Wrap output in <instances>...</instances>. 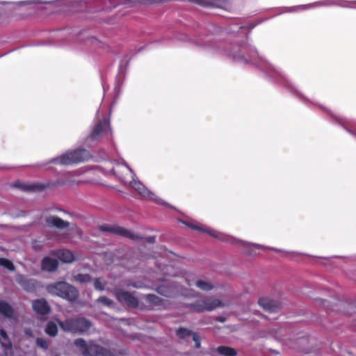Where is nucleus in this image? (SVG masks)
Instances as JSON below:
<instances>
[{
	"label": "nucleus",
	"mask_w": 356,
	"mask_h": 356,
	"mask_svg": "<svg viewBox=\"0 0 356 356\" xmlns=\"http://www.w3.org/2000/svg\"><path fill=\"white\" fill-rule=\"evenodd\" d=\"M163 305V300L154 294H146L140 301V310L151 311Z\"/></svg>",
	"instance_id": "1a4fd4ad"
},
{
	"label": "nucleus",
	"mask_w": 356,
	"mask_h": 356,
	"mask_svg": "<svg viewBox=\"0 0 356 356\" xmlns=\"http://www.w3.org/2000/svg\"><path fill=\"white\" fill-rule=\"evenodd\" d=\"M0 335H1V337L3 339H5V340L8 339V334H7L5 330H3V329H1V330H0Z\"/></svg>",
	"instance_id": "2f4dec72"
},
{
	"label": "nucleus",
	"mask_w": 356,
	"mask_h": 356,
	"mask_svg": "<svg viewBox=\"0 0 356 356\" xmlns=\"http://www.w3.org/2000/svg\"><path fill=\"white\" fill-rule=\"evenodd\" d=\"M91 155L89 152L85 149H77L72 151H67L60 156L51 160V163L68 165L79 163L88 160Z\"/></svg>",
	"instance_id": "f03ea898"
},
{
	"label": "nucleus",
	"mask_w": 356,
	"mask_h": 356,
	"mask_svg": "<svg viewBox=\"0 0 356 356\" xmlns=\"http://www.w3.org/2000/svg\"><path fill=\"white\" fill-rule=\"evenodd\" d=\"M156 291L163 296L174 298L178 293V286L174 283L167 282L157 286Z\"/></svg>",
	"instance_id": "9b49d317"
},
{
	"label": "nucleus",
	"mask_w": 356,
	"mask_h": 356,
	"mask_svg": "<svg viewBox=\"0 0 356 356\" xmlns=\"http://www.w3.org/2000/svg\"><path fill=\"white\" fill-rule=\"evenodd\" d=\"M1 342V345L2 346V347H3L5 349H11L12 348V344L10 341H8V343H5L3 342Z\"/></svg>",
	"instance_id": "473e14b6"
},
{
	"label": "nucleus",
	"mask_w": 356,
	"mask_h": 356,
	"mask_svg": "<svg viewBox=\"0 0 356 356\" xmlns=\"http://www.w3.org/2000/svg\"><path fill=\"white\" fill-rule=\"evenodd\" d=\"M216 351L218 354L224 356H236L237 355L236 350L229 346H218L216 348Z\"/></svg>",
	"instance_id": "4be33fe9"
},
{
	"label": "nucleus",
	"mask_w": 356,
	"mask_h": 356,
	"mask_svg": "<svg viewBox=\"0 0 356 356\" xmlns=\"http://www.w3.org/2000/svg\"><path fill=\"white\" fill-rule=\"evenodd\" d=\"M57 254L60 260L65 263H71L74 260V254L69 250H60Z\"/></svg>",
	"instance_id": "aec40b11"
},
{
	"label": "nucleus",
	"mask_w": 356,
	"mask_h": 356,
	"mask_svg": "<svg viewBox=\"0 0 356 356\" xmlns=\"http://www.w3.org/2000/svg\"><path fill=\"white\" fill-rule=\"evenodd\" d=\"M193 334H194V332H193L191 330H190L187 328H185V327H179L176 331L177 336L180 339H184V340L186 339L187 338H188L190 337H192Z\"/></svg>",
	"instance_id": "b1692460"
},
{
	"label": "nucleus",
	"mask_w": 356,
	"mask_h": 356,
	"mask_svg": "<svg viewBox=\"0 0 356 356\" xmlns=\"http://www.w3.org/2000/svg\"><path fill=\"white\" fill-rule=\"evenodd\" d=\"M32 307L35 313L40 315H47L51 311L50 306L44 298L33 300L32 302Z\"/></svg>",
	"instance_id": "ddd939ff"
},
{
	"label": "nucleus",
	"mask_w": 356,
	"mask_h": 356,
	"mask_svg": "<svg viewBox=\"0 0 356 356\" xmlns=\"http://www.w3.org/2000/svg\"><path fill=\"white\" fill-rule=\"evenodd\" d=\"M187 225L192 228L193 229H195V230H198V231H200V232H206L208 234L213 236V237H217V235H216V232L214 231V230H207V229H204L203 228H202L201 227L198 226V225H193V224H187Z\"/></svg>",
	"instance_id": "a878e982"
},
{
	"label": "nucleus",
	"mask_w": 356,
	"mask_h": 356,
	"mask_svg": "<svg viewBox=\"0 0 356 356\" xmlns=\"http://www.w3.org/2000/svg\"><path fill=\"white\" fill-rule=\"evenodd\" d=\"M46 289L49 294L60 297L70 303L76 302L79 297V290L64 281L49 284L47 286Z\"/></svg>",
	"instance_id": "f257e3e1"
},
{
	"label": "nucleus",
	"mask_w": 356,
	"mask_h": 356,
	"mask_svg": "<svg viewBox=\"0 0 356 356\" xmlns=\"http://www.w3.org/2000/svg\"><path fill=\"white\" fill-rule=\"evenodd\" d=\"M130 185L143 197H147L151 194V192L140 181L133 180Z\"/></svg>",
	"instance_id": "a211bd4d"
},
{
	"label": "nucleus",
	"mask_w": 356,
	"mask_h": 356,
	"mask_svg": "<svg viewBox=\"0 0 356 356\" xmlns=\"http://www.w3.org/2000/svg\"><path fill=\"white\" fill-rule=\"evenodd\" d=\"M41 267L43 270L54 272L58 267V261L56 259L45 257L42 260Z\"/></svg>",
	"instance_id": "dca6fc26"
},
{
	"label": "nucleus",
	"mask_w": 356,
	"mask_h": 356,
	"mask_svg": "<svg viewBox=\"0 0 356 356\" xmlns=\"http://www.w3.org/2000/svg\"><path fill=\"white\" fill-rule=\"evenodd\" d=\"M16 281L27 292L33 293L36 290L37 282L35 280L28 279L23 275H19Z\"/></svg>",
	"instance_id": "f8f14e48"
},
{
	"label": "nucleus",
	"mask_w": 356,
	"mask_h": 356,
	"mask_svg": "<svg viewBox=\"0 0 356 356\" xmlns=\"http://www.w3.org/2000/svg\"><path fill=\"white\" fill-rule=\"evenodd\" d=\"M58 325L64 331L71 333H84L92 326L90 321L84 317L70 318L65 321H58Z\"/></svg>",
	"instance_id": "7ed1b4c3"
},
{
	"label": "nucleus",
	"mask_w": 356,
	"mask_h": 356,
	"mask_svg": "<svg viewBox=\"0 0 356 356\" xmlns=\"http://www.w3.org/2000/svg\"><path fill=\"white\" fill-rule=\"evenodd\" d=\"M35 343L38 346L40 347L44 350H47L48 348V343L43 338H37L35 340Z\"/></svg>",
	"instance_id": "c85d7f7f"
},
{
	"label": "nucleus",
	"mask_w": 356,
	"mask_h": 356,
	"mask_svg": "<svg viewBox=\"0 0 356 356\" xmlns=\"http://www.w3.org/2000/svg\"><path fill=\"white\" fill-rule=\"evenodd\" d=\"M225 306V305L221 300L213 297H207L204 299L197 300L194 303L187 305L188 308L197 313L212 311L218 307Z\"/></svg>",
	"instance_id": "39448f33"
},
{
	"label": "nucleus",
	"mask_w": 356,
	"mask_h": 356,
	"mask_svg": "<svg viewBox=\"0 0 356 356\" xmlns=\"http://www.w3.org/2000/svg\"><path fill=\"white\" fill-rule=\"evenodd\" d=\"M156 241V237L155 236H149L147 238H146L145 239V241L149 243H154Z\"/></svg>",
	"instance_id": "72a5a7b5"
},
{
	"label": "nucleus",
	"mask_w": 356,
	"mask_h": 356,
	"mask_svg": "<svg viewBox=\"0 0 356 356\" xmlns=\"http://www.w3.org/2000/svg\"><path fill=\"white\" fill-rule=\"evenodd\" d=\"M350 3L356 4V1H351Z\"/></svg>",
	"instance_id": "e433bc0d"
},
{
	"label": "nucleus",
	"mask_w": 356,
	"mask_h": 356,
	"mask_svg": "<svg viewBox=\"0 0 356 356\" xmlns=\"http://www.w3.org/2000/svg\"><path fill=\"white\" fill-rule=\"evenodd\" d=\"M127 286H133L134 288H139V287H140V286L137 285L135 282H134V283L128 282V283H127Z\"/></svg>",
	"instance_id": "f704fd0d"
},
{
	"label": "nucleus",
	"mask_w": 356,
	"mask_h": 356,
	"mask_svg": "<svg viewBox=\"0 0 356 356\" xmlns=\"http://www.w3.org/2000/svg\"><path fill=\"white\" fill-rule=\"evenodd\" d=\"M188 284L189 286H192L193 283H192L190 280L188 281ZM195 286H197L199 289L204 291H211L214 286L209 282H207L202 280H197L194 282Z\"/></svg>",
	"instance_id": "6ab92c4d"
},
{
	"label": "nucleus",
	"mask_w": 356,
	"mask_h": 356,
	"mask_svg": "<svg viewBox=\"0 0 356 356\" xmlns=\"http://www.w3.org/2000/svg\"><path fill=\"white\" fill-rule=\"evenodd\" d=\"M193 340L195 341V348H200V345H201V340H200V336L194 332V334H193Z\"/></svg>",
	"instance_id": "7c9ffc66"
},
{
	"label": "nucleus",
	"mask_w": 356,
	"mask_h": 356,
	"mask_svg": "<svg viewBox=\"0 0 356 356\" xmlns=\"http://www.w3.org/2000/svg\"><path fill=\"white\" fill-rule=\"evenodd\" d=\"M217 321H219V322L223 323V322H225V318L224 317H218L217 318Z\"/></svg>",
	"instance_id": "c9c22d12"
},
{
	"label": "nucleus",
	"mask_w": 356,
	"mask_h": 356,
	"mask_svg": "<svg viewBox=\"0 0 356 356\" xmlns=\"http://www.w3.org/2000/svg\"><path fill=\"white\" fill-rule=\"evenodd\" d=\"M94 286L95 289L99 291H103L104 289V285L102 284L100 278H97L95 280Z\"/></svg>",
	"instance_id": "c756f323"
},
{
	"label": "nucleus",
	"mask_w": 356,
	"mask_h": 356,
	"mask_svg": "<svg viewBox=\"0 0 356 356\" xmlns=\"http://www.w3.org/2000/svg\"><path fill=\"white\" fill-rule=\"evenodd\" d=\"M203 7L220 8L224 4V0H188Z\"/></svg>",
	"instance_id": "f3484780"
},
{
	"label": "nucleus",
	"mask_w": 356,
	"mask_h": 356,
	"mask_svg": "<svg viewBox=\"0 0 356 356\" xmlns=\"http://www.w3.org/2000/svg\"><path fill=\"white\" fill-rule=\"evenodd\" d=\"M74 343L80 349L83 356H111L108 350L92 341L87 344L83 339L79 338L74 340Z\"/></svg>",
	"instance_id": "20e7f679"
},
{
	"label": "nucleus",
	"mask_w": 356,
	"mask_h": 356,
	"mask_svg": "<svg viewBox=\"0 0 356 356\" xmlns=\"http://www.w3.org/2000/svg\"><path fill=\"white\" fill-rule=\"evenodd\" d=\"M113 295L121 304L133 309H140V301L132 293L117 289L114 290Z\"/></svg>",
	"instance_id": "0eeeda50"
},
{
	"label": "nucleus",
	"mask_w": 356,
	"mask_h": 356,
	"mask_svg": "<svg viewBox=\"0 0 356 356\" xmlns=\"http://www.w3.org/2000/svg\"><path fill=\"white\" fill-rule=\"evenodd\" d=\"M97 302L108 307H110L113 304V301L112 300L104 296L99 297Z\"/></svg>",
	"instance_id": "cd10ccee"
},
{
	"label": "nucleus",
	"mask_w": 356,
	"mask_h": 356,
	"mask_svg": "<svg viewBox=\"0 0 356 356\" xmlns=\"http://www.w3.org/2000/svg\"><path fill=\"white\" fill-rule=\"evenodd\" d=\"M44 331L49 337H54L58 334L57 325L53 321H49L47 323Z\"/></svg>",
	"instance_id": "5701e85b"
},
{
	"label": "nucleus",
	"mask_w": 356,
	"mask_h": 356,
	"mask_svg": "<svg viewBox=\"0 0 356 356\" xmlns=\"http://www.w3.org/2000/svg\"><path fill=\"white\" fill-rule=\"evenodd\" d=\"M58 184V182L47 181L46 183H25L18 181L15 183L14 186L26 192H40L45 189L52 188L53 187L56 186Z\"/></svg>",
	"instance_id": "6e6552de"
},
{
	"label": "nucleus",
	"mask_w": 356,
	"mask_h": 356,
	"mask_svg": "<svg viewBox=\"0 0 356 356\" xmlns=\"http://www.w3.org/2000/svg\"><path fill=\"white\" fill-rule=\"evenodd\" d=\"M75 280L80 283H86L91 281V276L89 274L79 273L75 276Z\"/></svg>",
	"instance_id": "bb28decb"
},
{
	"label": "nucleus",
	"mask_w": 356,
	"mask_h": 356,
	"mask_svg": "<svg viewBox=\"0 0 356 356\" xmlns=\"http://www.w3.org/2000/svg\"><path fill=\"white\" fill-rule=\"evenodd\" d=\"M0 266L10 271L15 270V266L11 261L6 258H0Z\"/></svg>",
	"instance_id": "393cba45"
},
{
	"label": "nucleus",
	"mask_w": 356,
	"mask_h": 356,
	"mask_svg": "<svg viewBox=\"0 0 356 356\" xmlns=\"http://www.w3.org/2000/svg\"><path fill=\"white\" fill-rule=\"evenodd\" d=\"M46 225L50 228H55L59 230L67 229L70 222L63 220L57 216L51 215L45 218Z\"/></svg>",
	"instance_id": "9d476101"
},
{
	"label": "nucleus",
	"mask_w": 356,
	"mask_h": 356,
	"mask_svg": "<svg viewBox=\"0 0 356 356\" xmlns=\"http://www.w3.org/2000/svg\"><path fill=\"white\" fill-rule=\"evenodd\" d=\"M99 230L103 232H108L115 235L123 236L133 241H140L142 237L136 234L129 229L122 227L118 225H111L104 224L99 226Z\"/></svg>",
	"instance_id": "423d86ee"
},
{
	"label": "nucleus",
	"mask_w": 356,
	"mask_h": 356,
	"mask_svg": "<svg viewBox=\"0 0 356 356\" xmlns=\"http://www.w3.org/2000/svg\"><path fill=\"white\" fill-rule=\"evenodd\" d=\"M259 305L264 309L270 312H275L280 308V304L278 302L267 298H259Z\"/></svg>",
	"instance_id": "4468645a"
},
{
	"label": "nucleus",
	"mask_w": 356,
	"mask_h": 356,
	"mask_svg": "<svg viewBox=\"0 0 356 356\" xmlns=\"http://www.w3.org/2000/svg\"><path fill=\"white\" fill-rule=\"evenodd\" d=\"M0 313L7 318H12L14 314L13 308L6 302L0 301Z\"/></svg>",
	"instance_id": "412c9836"
},
{
	"label": "nucleus",
	"mask_w": 356,
	"mask_h": 356,
	"mask_svg": "<svg viewBox=\"0 0 356 356\" xmlns=\"http://www.w3.org/2000/svg\"><path fill=\"white\" fill-rule=\"evenodd\" d=\"M109 126V123L106 120L99 121L95 126L92 133L90 135V138L92 140H97L104 133Z\"/></svg>",
	"instance_id": "2eb2a0df"
}]
</instances>
